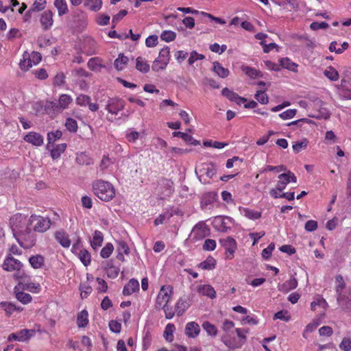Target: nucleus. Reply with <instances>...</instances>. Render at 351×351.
Wrapping results in <instances>:
<instances>
[{
	"mask_svg": "<svg viewBox=\"0 0 351 351\" xmlns=\"http://www.w3.org/2000/svg\"><path fill=\"white\" fill-rule=\"evenodd\" d=\"M10 226L14 236L20 243V240H24L29 242V245H33L36 241V237L30 228L29 218L18 213L10 218Z\"/></svg>",
	"mask_w": 351,
	"mask_h": 351,
	"instance_id": "f257e3e1",
	"label": "nucleus"
},
{
	"mask_svg": "<svg viewBox=\"0 0 351 351\" xmlns=\"http://www.w3.org/2000/svg\"><path fill=\"white\" fill-rule=\"evenodd\" d=\"M93 191L99 199L104 202L110 201L115 195V190L112 184L101 180L93 182Z\"/></svg>",
	"mask_w": 351,
	"mask_h": 351,
	"instance_id": "f03ea898",
	"label": "nucleus"
},
{
	"mask_svg": "<svg viewBox=\"0 0 351 351\" xmlns=\"http://www.w3.org/2000/svg\"><path fill=\"white\" fill-rule=\"evenodd\" d=\"M235 331L239 339L237 341L235 339H232L228 334L221 337V341L223 343L230 349L240 348L246 341V334L249 332L248 329L236 328Z\"/></svg>",
	"mask_w": 351,
	"mask_h": 351,
	"instance_id": "7ed1b4c3",
	"label": "nucleus"
},
{
	"mask_svg": "<svg viewBox=\"0 0 351 351\" xmlns=\"http://www.w3.org/2000/svg\"><path fill=\"white\" fill-rule=\"evenodd\" d=\"M30 226L32 230L37 232H45L49 229L52 223L49 218L32 215L29 217Z\"/></svg>",
	"mask_w": 351,
	"mask_h": 351,
	"instance_id": "20e7f679",
	"label": "nucleus"
},
{
	"mask_svg": "<svg viewBox=\"0 0 351 351\" xmlns=\"http://www.w3.org/2000/svg\"><path fill=\"white\" fill-rule=\"evenodd\" d=\"M170 60L169 48L166 47L160 51L158 58L156 59L152 64V69L154 71L158 72L166 68Z\"/></svg>",
	"mask_w": 351,
	"mask_h": 351,
	"instance_id": "39448f33",
	"label": "nucleus"
},
{
	"mask_svg": "<svg viewBox=\"0 0 351 351\" xmlns=\"http://www.w3.org/2000/svg\"><path fill=\"white\" fill-rule=\"evenodd\" d=\"M210 234V229L203 221L197 223L193 228L191 237L195 241H199Z\"/></svg>",
	"mask_w": 351,
	"mask_h": 351,
	"instance_id": "423d86ee",
	"label": "nucleus"
},
{
	"mask_svg": "<svg viewBox=\"0 0 351 351\" xmlns=\"http://www.w3.org/2000/svg\"><path fill=\"white\" fill-rule=\"evenodd\" d=\"M35 330L22 329L16 332L11 333L8 337V341H18L21 342H25L29 341L30 338L35 335Z\"/></svg>",
	"mask_w": 351,
	"mask_h": 351,
	"instance_id": "0eeeda50",
	"label": "nucleus"
},
{
	"mask_svg": "<svg viewBox=\"0 0 351 351\" xmlns=\"http://www.w3.org/2000/svg\"><path fill=\"white\" fill-rule=\"evenodd\" d=\"M219 243L226 250V258L232 259L237 248L236 241L233 238L228 237L225 239H221Z\"/></svg>",
	"mask_w": 351,
	"mask_h": 351,
	"instance_id": "6e6552de",
	"label": "nucleus"
},
{
	"mask_svg": "<svg viewBox=\"0 0 351 351\" xmlns=\"http://www.w3.org/2000/svg\"><path fill=\"white\" fill-rule=\"evenodd\" d=\"M125 107V102L119 98H110L106 106V110L109 113L112 114H117L118 112L122 110Z\"/></svg>",
	"mask_w": 351,
	"mask_h": 351,
	"instance_id": "1a4fd4ad",
	"label": "nucleus"
},
{
	"mask_svg": "<svg viewBox=\"0 0 351 351\" xmlns=\"http://www.w3.org/2000/svg\"><path fill=\"white\" fill-rule=\"evenodd\" d=\"M199 173H200L199 178L203 176H206L209 178H213V177L217 173V168L215 165L210 163H202L199 169Z\"/></svg>",
	"mask_w": 351,
	"mask_h": 351,
	"instance_id": "9d476101",
	"label": "nucleus"
},
{
	"mask_svg": "<svg viewBox=\"0 0 351 351\" xmlns=\"http://www.w3.org/2000/svg\"><path fill=\"white\" fill-rule=\"evenodd\" d=\"M169 292H171V287H168L167 288H166L165 286H162L161 287L156 298L157 305L162 307L163 304L167 305V303L170 298V295Z\"/></svg>",
	"mask_w": 351,
	"mask_h": 351,
	"instance_id": "9b49d317",
	"label": "nucleus"
},
{
	"mask_svg": "<svg viewBox=\"0 0 351 351\" xmlns=\"http://www.w3.org/2000/svg\"><path fill=\"white\" fill-rule=\"evenodd\" d=\"M21 267L22 263L12 256L7 257L3 264V269L8 271H16L19 269H21Z\"/></svg>",
	"mask_w": 351,
	"mask_h": 351,
	"instance_id": "f8f14e48",
	"label": "nucleus"
},
{
	"mask_svg": "<svg viewBox=\"0 0 351 351\" xmlns=\"http://www.w3.org/2000/svg\"><path fill=\"white\" fill-rule=\"evenodd\" d=\"M96 43L91 37H86L84 39L82 51L87 56H91L95 54V52Z\"/></svg>",
	"mask_w": 351,
	"mask_h": 351,
	"instance_id": "ddd939ff",
	"label": "nucleus"
},
{
	"mask_svg": "<svg viewBox=\"0 0 351 351\" xmlns=\"http://www.w3.org/2000/svg\"><path fill=\"white\" fill-rule=\"evenodd\" d=\"M221 94L230 101H234L239 105L247 101L246 98L240 97L237 93L232 91L228 88H224L221 91Z\"/></svg>",
	"mask_w": 351,
	"mask_h": 351,
	"instance_id": "4468645a",
	"label": "nucleus"
},
{
	"mask_svg": "<svg viewBox=\"0 0 351 351\" xmlns=\"http://www.w3.org/2000/svg\"><path fill=\"white\" fill-rule=\"evenodd\" d=\"M24 141L32 144L35 146H40L43 144V137L39 133L35 132H30L26 134L24 138Z\"/></svg>",
	"mask_w": 351,
	"mask_h": 351,
	"instance_id": "2eb2a0df",
	"label": "nucleus"
},
{
	"mask_svg": "<svg viewBox=\"0 0 351 351\" xmlns=\"http://www.w3.org/2000/svg\"><path fill=\"white\" fill-rule=\"evenodd\" d=\"M339 305L346 312H351V294H339L337 297Z\"/></svg>",
	"mask_w": 351,
	"mask_h": 351,
	"instance_id": "dca6fc26",
	"label": "nucleus"
},
{
	"mask_svg": "<svg viewBox=\"0 0 351 351\" xmlns=\"http://www.w3.org/2000/svg\"><path fill=\"white\" fill-rule=\"evenodd\" d=\"M200 332L199 324L195 322H191L186 324L185 327V334L189 338H195Z\"/></svg>",
	"mask_w": 351,
	"mask_h": 351,
	"instance_id": "f3484780",
	"label": "nucleus"
},
{
	"mask_svg": "<svg viewBox=\"0 0 351 351\" xmlns=\"http://www.w3.org/2000/svg\"><path fill=\"white\" fill-rule=\"evenodd\" d=\"M298 287V280L296 278L292 277L289 280L285 281L282 284H279L278 286V291L287 293Z\"/></svg>",
	"mask_w": 351,
	"mask_h": 351,
	"instance_id": "a211bd4d",
	"label": "nucleus"
},
{
	"mask_svg": "<svg viewBox=\"0 0 351 351\" xmlns=\"http://www.w3.org/2000/svg\"><path fill=\"white\" fill-rule=\"evenodd\" d=\"M138 290V281L134 278H132L130 280V281L124 286L123 289V294L124 295H130Z\"/></svg>",
	"mask_w": 351,
	"mask_h": 351,
	"instance_id": "6ab92c4d",
	"label": "nucleus"
},
{
	"mask_svg": "<svg viewBox=\"0 0 351 351\" xmlns=\"http://www.w3.org/2000/svg\"><path fill=\"white\" fill-rule=\"evenodd\" d=\"M40 23L44 29H48L53 25V12L51 10L45 11L40 16Z\"/></svg>",
	"mask_w": 351,
	"mask_h": 351,
	"instance_id": "aec40b11",
	"label": "nucleus"
},
{
	"mask_svg": "<svg viewBox=\"0 0 351 351\" xmlns=\"http://www.w3.org/2000/svg\"><path fill=\"white\" fill-rule=\"evenodd\" d=\"M191 306L190 300L187 298H180L176 305L178 316H181Z\"/></svg>",
	"mask_w": 351,
	"mask_h": 351,
	"instance_id": "412c9836",
	"label": "nucleus"
},
{
	"mask_svg": "<svg viewBox=\"0 0 351 351\" xmlns=\"http://www.w3.org/2000/svg\"><path fill=\"white\" fill-rule=\"evenodd\" d=\"M57 241L65 248H68L71 245V240L69 234L64 231H58L55 234Z\"/></svg>",
	"mask_w": 351,
	"mask_h": 351,
	"instance_id": "4be33fe9",
	"label": "nucleus"
},
{
	"mask_svg": "<svg viewBox=\"0 0 351 351\" xmlns=\"http://www.w3.org/2000/svg\"><path fill=\"white\" fill-rule=\"evenodd\" d=\"M23 291V289H17V288L14 289V292L16 299L21 303L26 304L32 301V298L29 293H24Z\"/></svg>",
	"mask_w": 351,
	"mask_h": 351,
	"instance_id": "5701e85b",
	"label": "nucleus"
},
{
	"mask_svg": "<svg viewBox=\"0 0 351 351\" xmlns=\"http://www.w3.org/2000/svg\"><path fill=\"white\" fill-rule=\"evenodd\" d=\"M29 262L34 269H40L45 264V258L40 254L32 256L29 258Z\"/></svg>",
	"mask_w": 351,
	"mask_h": 351,
	"instance_id": "b1692460",
	"label": "nucleus"
},
{
	"mask_svg": "<svg viewBox=\"0 0 351 351\" xmlns=\"http://www.w3.org/2000/svg\"><path fill=\"white\" fill-rule=\"evenodd\" d=\"M161 186L164 187V190L161 191V195L164 197L169 196L173 192V182L168 179H164L162 180Z\"/></svg>",
	"mask_w": 351,
	"mask_h": 351,
	"instance_id": "393cba45",
	"label": "nucleus"
},
{
	"mask_svg": "<svg viewBox=\"0 0 351 351\" xmlns=\"http://www.w3.org/2000/svg\"><path fill=\"white\" fill-rule=\"evenodd\" d=\"M45 110L47 114H58L62 112L59 109L58 103L56 101H47L45 104Z\"/></svg>",
	"mask_w": 351,
	"mask_h": 351,
	"instance_id": "a878e982",
	"label": "nucleus"
},
{
	"mask_svg": "<svg viewBox=\"0 0 351 351\" xmlns=\"http://www.w3.org/2000/svg\"><path fill=\"white\" fill-rule=\"evenodd\" d=\"M173 136L181 138L186 143L193 145H199V141L194 139L192 136L189 135L188 134L182 132H174L173 133Z\"/></svg>",
	"mask_w": 351,
	"mask_h": 351,
	"instance_id": "bb28decb",
	"label": "nucleus"
},
{
	"mask_svg": "<svg viewBox=\"0 0 351 351\" xmlns=\"http://www.w3.org/2000/svg\"><path fill=\"white\" fill-rule=\"evenodd\" d=\"M198 292L203 295L209 297L210 298H215L216 292L213 287L208 285H204L199 287Z\"/></svg>",
	"mask_w": 351,
	"mask_h": 351,
	"instance_id": "cd10ccee",
	"label": "nucleus"
},
{
	"mask_svg": "<svg viewBox=\"0 0 351 351\" xmlns=\"http://www.w3.org/2000/svg\"><path fill=\"white\" fill-rule=\"evenodd\" d=\"M215 259L211 256H209L205 261L198 265V267L204 270H211L215 267Z\"/></svg>",
	"mask_w": 351,
	"mask_h": 351,
	"instance_id": "c85d7f7f",
	"label": "nucleus"
},
{
	"mask_svg": "<svg viewBox=\"0 0 351 351\" xmlns=\"http://www.w3.org/2000/svg\"><path fill=\"white\" fill-rule=\"evenodd\" d=\"M73 99L71 97L66 94H62L60 96L58 99V105L59 109H61L62 111L68 108L69 104L72 102Z\"/></svg>",
	"mask_w": 351,
	"mask_h": 351,
	"instance_id": "c756f323",
	"label": "nucleus"
},
{
	"mask_svg": "<svg viewBox=\"0 0 351 351\" xmlns=\"http://www.w3.org/2000/svg\"><path fill=\"white\" fill-rule=\"evenodd\" d=\"M20 68L23 71H27L30 67H32V59L30 58V54L25 51L23 54V59L21 60Z\"/></svg>",
	"mask_w": 351,
	"mask_h": 351,
	"instance_id": "7c9ffc66",
	"label": "nucleus"
},
{
	"mask_svg": "<svg viewBox=\"0 0 351 351\" xmlns=\"http://www.w3.org/2000/svg\"><path fill=\"white\" fill-rule=\"evenodd\" d=\"M104 241V236L101 231L95 230L93 235V241L90 242V245L93 249H96L98 247L101 246Z\"/></svg>",
	"mask_w": 351,
	"mask_h": 351,
	"instance_id": "2f4dec72",
	"label": "nucleus"
},
{
	"mask_svg": "<svg viewBox=\"0 0 351 351\" xmlns=\"http://www.w3.org/2000/svg\"><path fill=\"white\" fill-rule=\"evenodd\" d=\"M241 70L243 72L245 73V75H247L250 78L255 79L256 77H262L261 71L255 69L254 68L247 66H243L241 67Z\"/></svg>",
	"mask_w": 351,
	"mask_h": 351,
	"instance_id": "473e14b6",
	"label": "nucleus"
},
{
	"mask_svg": "<svg viewBox=\"0 0 351 351\" xmlns=\"http://www.w3.org/2000/svg\"><path fill=\"white\" fill-rule=\"evenodd\" d=\"M136 61V68L137 70L144 73H147L149 71V64L144 58L138 57Z\"/></svg>",
	"mask_w": 351,
	"mask_h": 351,
	"instance_id": "72a5a7b5",
	"label": "nucleus"
},
{
	"mask_svg": "<svg viewBox=\"0 0 351 351\" xmlns=\"http://www.w3.org/2000/svg\"><path fill=\"white\" fill-rule=\"evenodd\" d=\"M214 71L221 77L225 78L229 75V70L221 66L218 62H213Z\"/></svg>",
	"mask_w": 351,
	"mask_h": 351,
	"instance_id": "f704fd0d",
	"label": "nucleus"
},
{
	"mask_svg": "<svg viewBox=\"0 0 351 351\" xmlns=\"http://www.w3.org/2000/svg\"><path fill=\"white\" fill-rule=\"evenodd\" d=\"M54 5L58 11L59 16L66 14L69 12L67 4L65 0H55Z\"/></svg>",
	"mask_w": 351,
	"mask_h": 351,
	"instance_id": "c9c22d12",
	"label": "nucleus"
},
{
	"mask_svg": "<svg viewBox=\"0 0 351 351\" xmlns=\"http://www.w3.org/2000/svg\"><path fill=\"white\" fill-rule=\"evenodd\" d=\"M101 0H85L84 5L91 11L97 12L101 8Z\"/></svg>",
	"mask_w": 351,
	"mask_h": 351,
	"instance_id": "e433bc0d",
	"label": "nucleus"
},
{
	"mask_svg": "<svg viewBox=\"0 0 351 351\" xmlns=\"http://www.w3.org/2000/svg\"><path fill=\"white\" fill-rule=\"evenodd\" d=\"M66 148V143H61V144L57 145L55 147L50 149L51 158L53 159L58 158L60 156L61 154L65 151Z\"/></svg>",
	"mask_w": 351,
	"mask_h": 351,
	"instance_id": "4c0bfd02",
	"label": "nucleus"
},
{
	"mask_svg": "<svg viewBox=\"0 0 351 351\" xmlns=\"http://www.w3.org/2000/svg\"><path fill=\"white\" fill-rule=\"evenodd\" d=\"M88 323V312L86 310H83L77 315V324L79 328H84L86 326Z\"/></svg>",
	"mask_w": 351,
	"mask_h": 351,
	"instance_id": "58836bf2",
	"label": "nucleus"
},
{
	"mask_svg": "<svg viewBox=\"0 0 351 351\" xmlns=\"http://www.w3.org/2000/svg\"><path fill=\"white\" fill-rule=\"evenodd\" d=\"M77 256L84 266H88L90 263L91 256L88 250L85 249L80 250L78 252Z\"/></svg>",
	"mask_w": 351,
	"mask_h": 351,
	"instance_id": "ea45409f",
	"label": "nucleus"
},
{
	"mask_svg": "<svg viewBox=\"0 0 351 351\" xmlns=\"http://www.w3.org/2000/svg\"><path fill=\"white\" fill-rule=\"evenodd\" d=\"M76 162L80 165H90L93 163V160L84 152L77 155Z\"/></svg>",
	"mask_w": 351,
	"mask_h": 351,
	"instance_id": "a19ab883",
	"label": "nucleus"
},
{
	"mask_svg": "<svg viewBox=\"0 0 351 351\" xmlns=\"http://www.w3.org/2000/svg\"><path fill=\"white\" fill-rule=\"evenodd\" d=\"M280 66L291 71H296L298 65L289 58H284L280 60Z\"/></svg>",
	"mask_w": 351,
	"mask_h": 351,
	"instance_id": "79ce46f5",
	"label": "nucleus"
},
{
	"mask_svg": "<svg viewBox=\"0 0 351 351\" xmlns=\"http://www.w3.org/2000/svg\"><path fill=\"white\" fill-rule=\"evenodd\" d=\"M128 62V58L123 54H119V57L114 61V67L118 71L123 70Z\"/></svg>",
	"mask_w": 351,
	"mask_h": 351,
	"instance_id": "37998d69",
	"label": "nucleus"
},
{
	"mask_svg": "<svg viewBox=\"0 0 351 351\" xmlns=\"http://www.w3.org/2000/svg\"><path fill=\"white\" fill-rule=\"evenodd\" d=\"M62 136V132L60 130H56L55 132H50L47 134L48 145L47 149H50V144L53 143L55 141L60 139Z\"/></svg>",
	"mask_w": 351,
	"mask_h": 351,
	"instance_id": "c03bdc74",
	"label": "nucleus"
},
{
	"mask_svg": "<svg viewBox=\"0 0 351 351\" xmlns=\"http://www.w3.org/2000/svg\"><path fill=\"white\" fill-rule=\"evenodd\" d=\"M287 174L281 173L278 176L279 181L276 184V188L279 191H283L286 186L290 182V180H288Z\"/></svg>",
	"mask_w": 351,
	"mask_h": 351,
	"instance_id": "a18cd8bd",
	"label": "nucleus"
},
{
	"mask_svg": "<svg viewBox=\"0 0 351 351\" xmlns=\"http://www.w3.org/2000/svg\"><path fill=\"white\" fill-rule=\"evenodd\" d=\"M335 291L337 294H341L342 290L346 287V283L341 275H337L335 278Z\"/></svg>",
	"mask_w": 351,
	"mask_h": 351,
	"instance_id": "49530a36",
	"label": "nucleus"
},
{
	"mask_svg": "<svg viewBox=\"0 0 351 351\" xmlns=\"http://www.w3.org/2000/svg\"><path fill=\"white\" fill-rule=\"evenodd\" d=\"M175 329V326L172 324H168L166 326L165 330L164 331V338L169 342H171L173 340V332Z\"/></svg>",
	"mask_w": 351,
	"mask_h": 351,
	"instance_id": "de8ad7c7",
	"label": "nucleus"
},
{
	"mask_svg": "<svg viewBox=\"0 0 351 351\" xmlns=\"http://www.w3.org/2000/svg\"><path fill=\"white\" fill-rule=\"evenodd\" d=\"M202 328L206 331L208 335L215 337L217 334V329L216 326L208 322H204Z\"/></svg>",
	"mask_w": 351,
	"mask_h": 351,
	"instance_id": "09e8293b",
	"label": "nucleus"
},
{
	"mask_svg": "<svg viewBox=\"0 0 351 351\" xmlns=\"http://www.w3.org/2000/svg\"><path fill=\"white\" fill-rule=\"evenodd\" d=\"M324 75L332 81H337L339 79L337 71L332 66L328 67L324 72Z\"/></svg>",
	"mask_w": 351,
	"mask_h": 351,
	"instance_id": "8fccbe9b",
	"label": "nucleus"
},
{
	"mask_svg": "<svg viewBox=\"0 0 351 351\" xmlns=\"http://www.w3.org/2000/svg\"><path fill=\"white\" fill-rule=\"evenodd\" d=\"M243 215L250 219H258L261 217L260 212L250 208H244Z\"/></svg>",
	"mask_w": 351,
	"mask_h": 351,
	"instance_id": "3c124183",
	"label": "nucleus"
},
{
	"mask_svg": "<svg viewBox=\"0 0 351 351\" xmlns=\"http://www.w3.org/2000/svg\"><path fill=\"white\" fill-rule=\"evenodd\" d=\"M114 250V246L111 243H108L101 249L100 255L103 258H108Z\"/></svg>",
	"mask_w": 351,
	"mask_h": 351,
	"instance_id": "603ef678",
	"label": "nucleus"
},
{
	"mask_svg": "<svg viewBox=\"0 0 351 351\" xmlns=\"http://www.w3.org/2000/svg\"><path fill=\"white\" fill-rule=\"evenodd\" d=\"M176 37V32L171 30H165L160 34V38L168 43L174 40Z\"/></svg>",
	"mask_w": 351,
	"mask_h": 351,
	"instance_id": "864d4df0",
	"label": "nucleus"
},
{
	"mask_svg": "<svg viewBox=\"0 0 351 351\" xmlns=\"http://www.w3.org/2000/svg\"><path fill=\"white\" fill-rule=\"evenodd\" d=\"M46 3H47V2L45 0H36L34 2L31 9L28 11V12H29L30 11H32V12L41 11L45 8Z\"/></svg>",
	"mask_w": 351,
	"mask_h": 351,
	"instance_id": "5fc2aeb1",
	"label": "nucleus"
},
{
	"mask_svg": "<svg viewBox=\"0 0 351 351\" xmlns=\"http://www.w3.org/2000/svg\"><path fill=\"white\" fill-rule=\"evenodd\" d=\"M117 252L128 254L130 253V248L124 241L119 240L117 241Z\"/></svg>",
	"mask_w": 351,
	"mask_h": 351,
	"instance_id": "6e6d98bb",
	"label": "nucleus"
},
{
	"mask_svg": "<svg viewBox=\"0 0 351 351\" xmlns=\"http://www.w3.org/2000/svg\"><path fill=\"white\" fill-rule=\"evenodd\" d=\"M108 267L106 268V273L109 278H115L118 276L119 269L112 265V263L108 262Z\"/></svg>",
	"mask_w": 351,
	"mask_h": 351,
	"instance_id": "4d7b16f0",
	"label": "nucleus"
},
{
	"mask_svg": "<svg viewBox=\"0 0 351 351\" xmlns=\"http://www.w3.org/2000/svg\"><path fill=\"white\" fill-rule=\"evenodd\" d=\"M0 306L4 308L8 315H11L16 310H20L19 308H17L15 304L11 302H2L0 303Z\"/></svg>",
	"mask_w": 351,
	"mask_h": 351,
	"instance_id": "13d9d810",
	"label": "nucleus"
},
{
	"mask_svg": "<svg viewBox=\"0 0 351 351\" xmlns=\"http://www.w3.org/2000/svg\"><path fill=\"white\" fill-rule=\"evenodd\" d=\"M100 62L101 60L98 58H92L88 62V67L92 71L98 70L103 66Z\"/></svg>",
	"mask_w": 351,
	"mask_h": 351,
	"instance_id": "bf43d9fd",
	"label": "nucleus"
},
{
	"mask_svg": "<svg viewBox=\"0 0 351 351\" xmlns=\"http://www.w3.org/2000/svg\"><path fill=\"white\" fill-rule=\"evenodd\" d=\"M65 127L71 132H76L77 130V121L72 118H68L65 122Z\"/></svg>",
	"mask_w": 351,
	"mask_h": 351,
	"instance_id": "052dcab7",
	"label": "nucleus"
},
{
	"mask_svg": "<svg viewBox=\"0 0 351 351\" xmlns=\"http://www.w3.org/2000/svg\"><path fill=\"white\" fill-rule=\"evenodd\" d=\"M320 306L324 308H326L328 306V303L325 299L323 298L319 297L316 299V301H313L311 303V308L312 311H315V306Z\"/></svg>",
	"mask_w": 351,
	"mask_h": 351,
	"instance_id": "680f3d73",
	"label": "nucleus"
},
{
	"mask_svg": "<svg viewBox=\"0 0 351 351\" xmlns=\"http://www.w3.org/2000/svg\"><path fill=\"white\" fill-rule=\"evenodd\" d=\"M256 99L262 104H266L269 102L267 95L262 90H258L255 94Z\"/></svg>",
	"mask_w": 351,
	"mask_h": 351,
	"instance_id": "e2e57ef3",
	"label": "nucleus"
},
{
	"mask_svg": "<svg viewBox=\"0 0 351 351\" xmlns=\"http://www.w3.org/2000/svg\"><path fill=\"white\" fill-rule=\"evenodd\" d=\"M91 99L89 96L81 94L76 98V104L80 106H86L89 104Z\"/></svg>",
	"mask_w": 351,
	"mask_h": 351,
	"instance_id": "0e129e2a",
	"label": "nucleus"
},
{
	"mask_svg": "<svg viewBox=\"0 0 351 351\" xmlns=\"http://www.w3.org/2000/svg\"><path fill=\"white\" fill-rule=\"evenodd\" d=\"M21 289L27 290L33 293H38L40 289V286L38 283L36 284L32 282V280L27 284Z\"/></svg>",
	"mask_w": 351,
	"mask_h": 351,
	"instance_id": "69168bd1",
	"label": "nucleus"
},
{
	"mask_svg": "<svg viewBox=\"0 0 351 351\" xmlns=\"http://www.w3.org/2000/svg\"><path fill=\"white\" fill-rule=\"evenodd\" d=\"M216 247V242L213 239H206L203 245V250L206 251H213Z\"/></svg>",
	"mask_w": 351,
	"mask_h": 351,
	"instance_id": "338daca9",
	"label": "nucleus"
},
{
	"mask_svg": "<svg viewBox=\"0 0 351 351\" xmlns=\"http://www.w3.org/2000/svg\"><path fill=\"white\" fill-rule=\"evenodd\" d=\"M339 348L343 351L351 350V340L349 338H343L339 344Z\"/></svg>",
	"mask_w": 351,
	"mask_h": 351,
	"instance_id": "774afa93",
	"label": "nucleus"
}]
</instances>
